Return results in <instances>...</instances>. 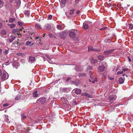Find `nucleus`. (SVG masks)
Wrapping results in <instances>:
<instances>
[{
    "label": "nucleus",
    "instance_id": "1",
    "mask_svg": "<svg viewBox=\"0 0 133 133\" xmlns=\"http://www.w3.org/2000/svg\"><path fill=\"white\" fill-rule=\"evenodd\" d=\"M68 32L67 31H63L60 33H57V35H59V36L62 39H64L66 37Z\"/></svg>",
    "mask_w": 133,
    "mask_h": 133
},
{
    "label": "nucleus",
    "instance_id": "50",
    "mask_svg": "<svg viewBox=\"0 0 133 133\" xmlns=\"http://www.w3.org/2000/svg\"><path fill=\"white\" fill-rule=\"evenodd\" d=\"M2 50L0 48V55L2 54Z\"/></svg>",
    "mask_w": 133,
    "mask_h": 133
},
{
    "label": "nucleus",
    "instance_id": "12",
    "mask_svg": "<svg viewBox=\"0 0 133 133\" xmlns=\"http://www.w3.org/2000/svg\"><path fill=\"white\" fill-rule=\"evenodd\" d=\"M90 61L91 63L94 64H95L98 62L96 58L94 57H92L90 59Z\"/></svg>",
    "mask_w": 133,
    "mask_h": 133
},
{
    "label": "nucleus",
    "instance_id": "17",
    "mask_svg": "<svg viewBox=\"0 0 133 133\" xmlns=\"http://www.w3.org/2000/svg\"><path fill=\"white\" fill-rule=\"evenodd\" d=\"M99 69L101 72H103L104 70L105 66L103 65H101L99 66Z\"/></svg>",
    "mask_w": 133,
    "mask_h": 133
},
{
    "label": "nucleus",
    "instance_id": "36",
    "mask_svg": "<svg viewBox=\"0 0 133 133\" xmlns=\"http://www.w3.org/2000/svg\"><path fill=\"white\" fill-rule=\"evenodd\" d=\"M17 23L19 25L21 26H24L23 24L21 23L20 22H18Z\"/></svg>",
    "mask_w": 133,
    "mask_h": 133
},
{
    "label": "nucleus",
    "instance_id": "62",
    "mask_svg": "<svg viewBox=\"0 0 133 133\" xmlns=\"http://www.w3.org/2000/svg\"><path fill=\"white\" fill-rule=\"evenodd\" d=\"M2 3V1L1 0H0V5H1Z\"/></svg>",
    "mask_w": 133,
    "mask_h": 133
},
{
    "label": "nucleus",
    "instance_id": "37",
    "mask_svg": "<svg viewBox=\"0 0 133 133\" xmlns=\"http://www.w3.org/2000/svg\"><path fill=\"white\" fill-rule=\"evenodd\" d=\"M75 11V9H74L71 10L70 12H69V14L70 15H71L74 12V11Z\"/></svg>",
    "mask_w": 133,
    "mask_h": 133
},
{
    "label": "nucleus",
    "instance_id": "64",
    "mask_svg": "<svg viewBox=\"0 0 133 133\" xmlns=\"http://www.w3.org/2000/svg\"><path fill=\"white\" fill-rule=\"evenodd\" d=\"M89 82H91V80L90 79H89Z\"/></svg>",
    "mask_w": 133,
    "mask_h": 133
},
{
    "label": "nucleus",
    "instance_id": "6",
    "mask_svg": "<svg viewBox=\"0 0 133 133\" xmlns=\"http://www.w3.org/2000/svg\"><path fill=\"white\" fill-rule=\"evenodd\" d=\"M114 50H115L114 49H113L105 51L103 52V54L105 55H109L111 54L112 52H113Z\"/></svg>",
    "mask_w": 133,
    "mask_h": 133
},
{
    "label": "nucleus",
    "instance_id": "28",
    "mask_svg": "<svg viewBox=\"0 0 133 133\" xmlns=\"http://www.w3.org/2000/svg\"><path fill=\"white\" fill-rule=\"evenodd\" d=\"M57 28L59 30H62L63 28L62 26L60 25H58L57 26Z\"/></svg>",
    "mask_w": 133,
    "mask_h": 133
},
{
    "label": "nucleus",
    "instance_id": "11",
    "mask_svg": "<svg viewBox=\"0 0 133 133\" xmlns=\"http://www.w3.org/2000/svg\"><path fill=\"white\" fill-rule=\"evenodd\" d=\"M100 50H97L96 49H94L91 46H89L88 47V51H100Z\"/></svg>",
    "mask_w": 133,
    "mask_h": 133
},
{
    "label": "nucleus",
    "instance_id": "10",
    "mask_svg": "<svg viewBox=\"0 0 133 133\" xmlns=\"http://www.w3.org/2000/svg\"><path fill=\"white\" fill-rule=\"evenodd\" d=\"M117 98V96L115 95H111L108 97V99L110 101L115 100Z\"/></svg>",
    "mask_w": 133,
    "mask_h": 133
},
{
    "label": "nucleus",
    "instance_id": "53",
    "mask_svg": "<svg viewBox=\"0 0 133 133\" xmlns=\"http://www.w3.org/2000/svg\"><path fill=\"white\" fill-rule=\"evenodd\" d=\"M39 38V37L38 36H37L35 38V40H37V39H38Z\"/></svg>",
    "mask_w": 133,
    "mask_h": 133
},
{
    "label": "nucleus",
    "instance_id": "38",
    "mask_svg": "<svg viewBox=\"0 0 133 133\" xmlns=\"http://www.w3.org/2000/svg\"><path fill=\"white\" fill-rule=\"evenodd\" d=\"M79 81H76L75 82V85L76 86H78V85L79 84Z\"/></svg>",
    "mask_w": 133,
    "mask_h": 133
},
{
    "label": "nucleus",
    "instance_id": "44",
    "mask_svg": "<svg viewBox=\"0 0 133 133\" xmlns=\"http://www.w3.org/2000/svg\"><path fill=\"white\" fill-rule=\"evenodd\" d=\"M52 16L51 15H48V19H51L52 18Z\"/></svg>",
    "mask_w": 133,
    "mask_h": 133
},
{
    "label": "nucleus",
    "instance_id": "41",
    "mask_svg": "<svg viewBox=\"0 0 133 133\" xmlns=\"http://www.w3.org/2000/svg\"><path fill=\"white\" fill-rule=\"evenodd\" d=\"M31 43V42H29V41H27L26 43V44L27 45H30Z\"/></svg>",
    "mask_w": 133,
    "mask_h": 133
},
{
    "label": "nucleus",
    "instance_id": "27",
    "mask_svg": "<svg viewBox=\"0 0 133 133\" xmlns=\"http://www.w3.org/2000/svg\"><path fill=\"white\" fill-rule=\"evenodd\" d=\"M29 59V60L31 62L34 61L35 59V58L32 56H30Z\"/></svg>",
    "mask_w": 133,
    "mask_h": 133
},
{
    "label": "nucleus",
    "instance_id": "61",
    "mask_svg": "<svg viewBox=\"0 0 133 133\" xmlns=\"http://www.w3.org/2000/svg\"><path fill=\"white\" fill-rule=\"evenodd\" d=\"M22 49H25V47H22Z\"/></svg>",
    "mask_w": 133,
    "mask_h": 133
},
{
    "label": "nucleus",
    "instance_id": "47",
    "mask_svg": "<svg viewBox=\"0 0 133 133\" xmlns=\"http://www.w3.org/2000/svg\"><path fill=\"white\" fill-rule=\"evenodd\" d=\"M71 78L70 77H68L66 79V81L68 82L71 79Z\"/></svg>",
    "mask_w": 133,
    "mask_h": 133
},
{
    "label": "nucleus",
    "instance_id": "14",
    "mask_svg": "<svg viewBox=\"0 0 133 133\" xmlns=\"http://www.w3.org/2000/svg\"><path fill=\"white\" fill-rule=\"evenodd\" d=\"M35 27L36 28L38 29H42L41 25L38 23H36L35 24Z\"/></svg>",
    "mask_w": 133,
    "mask_h": 133
},
{
    "label": "nucleus",
    "instance_id": "18",
    "mask_svg": "<svg viewBox=\"0 0 133 133\" xmlns=\"http://www.w3.org/2000/svg\"><path fill=\"white\" fill-rule=\"evenodd\" d=\"M98 59L100 61H102L104 58V57L103 55H99L98 56Z\"/></svg>",
    "mask_w": 133,
    "mask_h": 133
},
{
    "label": "nucleus",
    "instance_id": "13",
    "mask_svg": "<svg viewBox=\"0 0 133 133\" xmlns=\"http://www.w3.org/2000/svg\"><path fill=\"white\" fill-rule=\"evenodd\" d=\"M97 29L99 30H102L103 29L104 26L103 24H99L98 26L97 27Z\"/></svg>",
    "mask_w": 133,
    "mask_h": 133
},
{
    "label": "nucleus",
    "instance_id": "54",
    "mask_svg": "<svg viewBox=\"0 0 133 133\" xmlns=\"http://www.w3.org/2000/svg\"><path fill=\"white\" fill-rule=\"evenodd\" d=\"M21 53H18L17 54V55L18 56H20V55H21Z\"/></svg>",
    "mask_w": 133,
    "mask_h": 133
},
{
    "label": "nucleus",
    "instance_id": "46",
    "mask_svg": "<svg viewBox=\"0 0 133 133\" xmlns=\"http://www.w3.org/2000/svg\"><path fill=\"white\" fill-rule=\"evenodd\" d=\"M9 105V104L8 103H6L5 104H4L3 105V106L4 107H6L8 106Z\"/></svg>",
    "mask_w": 133,
    "mask_h": 133
},
{
    "label": "nucleus",
    "instance_id": "57",
    "mask_svg": "<svg viewBox=\"0 0 133 133\" xmlns=\"http://www.w3.org/2000/svg\"><path fill=\"white\" fill-rule=\"evenodd\" d=\"M128 59H129V61L130 62L131 61V59H130V58H129V57H128Z\"/></svg>",
    "mask_w": 133,
    "mask_h": 133
},
{
    "label": "nucleus",
    "instance_id": "5",
    "mask_svg": "<svg viewBox=\"0 0 133 133\" xmlns=\"http://www.w3.org/2000/svg\"><path fill=\"white\" fill-rule=\"evenodd\" d=\"M8 77L9 75L7 73H3L1 77V79L2 80L4 81L8 79Z\"/></svg>",
    "mask_w": 133,
    "mask_h": 133
},
{
    "label": "nucleus",
    "instance_id": "29",
    "mask_svg": "<svg viewBox=\"0 0 133 133\" xmlns=\"http://www.w3.org/2000/svg\"><path fill=\"white\" fill-rule=\"evenodd\" d=\"M24 14L25 15H26L28 16H29L30 15V12L28 10L24 12Z\"/></svg>",
    "mask_w": 133,
    "mask_h": 133
},
{
    "label": "nucleus",
    "instance_id": "19",
    "mask_svg": "<svg viewBox=\"0 0 133 133\" xmlns=\"http://www.w3.org/2000/svg\"><path fill=\"white\" fill-rule=\"evenodd\" d=\"M75 92L76 94H79L81 93V91L80 89H76L75 90Z\"/></svg>",
    "mask_w": 133,
    "mask_h": 133
},
{
    "label": "nucleus",
    "instance_id": "35",
    "mask_svg": "<svg viewBox=\"0 0 133 133\" xmlns=\"http://www.w3.org/2000/svg\"><path fill=\"white\" fill-rule=\"evenodd\" d=\"M81 68V67H78V66H77L76 68V70H77V71H81V70H80V68Z\"/></svg>",
    "mask_w": 133,
    "mask_h": 133
},
{
    "label": "nucleus",
    "instance_id": "20",
    "mask_svg": "<svg viewBox=\"0 0 133 133\" xmlns=\"http://www.w3.org/2000/svg\"><path fill=\"white\" fill-rule=\"evenodd\" d=\"M120 84L123 83L124 81V79L122 77H120L118 80Z\"/></svg>",
    "mask_w": 133,
    "mask_h": 133
},
{
    "label": "nucleus",
    "instance_id": "40",
    "mask_svg": "<svg viewBox=\"0 0 133 133\" xmlns=\"http://www.w3.org/2000/svg\"><path fill=\"white\" fill-rule=\"evenodd\" d=\"M9 53V51L8 50L5 49V51L3 53L5 55H6L8 54Z\"/></svg>",
    "mask_w": 133,
    "mask_h": 133
},
{
    "label": "nucleus",
    "instance_id": "51",
    "mask_svg": "<svg viewBox=\"0 0 133 133\" xmlns=\"http://www.w3.org/2000/svg\"><path fill=\"white\" fill-rule=\"evenodd\" d=\"M79 2V1L78 0H75V3H76L77 4Z\"/></svg>",
    "mask_w": 133,
    "mask_h": 133
},
{
    "label": "nucleus",
    "instance_id": "52",
    "mask_svg": "<svg viewBox=\"0 0 133 133\" xmlns=\"http://www.w3.org/2000/svg\"><path fill=\"white\" fill-rule=\"evenodd\" d=\"M9 63V61H8L7 62H5V63L6 64H5L6 65H8L9 64H8Z\"/></svg>",
    "mask_w": 133,
    "mask_h": 133
},
{
    "label": "nucleus",
    "instance_id": "34",
    "mask_svg": "<svg viewBox=\"0 0 133 133\" xmlns=\"http://www.w3.org/2000/svg\"><path fill=\"white\" fill-rule=\"evenodd\" d=\"M129 29L131 30L133 29V25L131 24H129Z\"/></svg>",
    "mask_w": 133,
    "mask_h": 133
},
{
    "label": "nucleus",
    "instance_id": "49",
    "mask_svg": "<svg viewBox=\"0 0 133 133\" xmlns=\"http://www.w3.org/2000/svg\"><path fill=\"white\" fill-rule=\"evenodd\" d=\"M109 79L111 80H113L114 79V77H109Z\"/></svg>",
    "mask_w": 133,
    "mask_h": 133
},
{
    "label": "nucleus",
    "instance_id": "16",
    "mask_svg": "<svg viewBox=\"0 0 133 133\" xmlns=\"http://www.w3.org/2000/svg\"><path fill=\"white\" fill-rule=\"evenodd\" d=\"M82 95L83 96H86L90 98H92V96L90 94H87L86 92H84L83 93H82Z\"/></svg>",
    "mask_w": 133,
    "mask_h": 133
},
{
    "label": "nucleus",
    "instance_id": "33",
    "mask_svg": "<svg viewBox=\"0 0 133 133\" xmlns=\"http://www.w3.org/2000/svg\"><path fill=\"white\" fill-rule=\"evenodd\" d=\"M128 70V69L125 68L124 67H122V71H123V72H125Z\"/></svg>",
    "mask_w": 133,
    "mask_h": 133
},
{
    "label": "nucleus",
    "instance_id": "43",
    "mask_svg": "<svg viewBox=\"0 0 133 133\" xmlns=\"http://www.w3.org/2000/svg\"><path fill=\"white\" fill-rule=\"evenodd\" d=\"M123 71H118L117 72V75L121 74H123Z\"/></svg>",
    "mask_w": 133,
    "mask_h": 133
},
{
    "label": "nucleus",
    "instance_id": "23",
    "mask_svg": "<svg viewBox=\"0 0 133 133\" xmlns=\"http://www.w3.org/2000/svg\"><path fill=\"white\" fill-rule=\"evenodd\" d=\"M16 2L17 5L18 6H19L20 5L21 3L20 0H16Z\"/></svg>",
    "mask_w": 133,
    "mask_h": 133
},
{
    "label": "nucleus",
    "instance_id": "63",
    "mask_svg": "<svg viewBox=\"0 0 133 133\" xmlns=\"http://www.w3.org/2000/svg\"><path fill=\"white\" fill-rule=\"evenodd\" d=\"M19 29V30H20V31H22V29H23V28H21V29Z\"/></svg>",
    "mask_w": 133,
    "mask_h": 133
},
{
    "label": "nucleus",
    "instance_id": "39",
    "mask_svg": "<svg viewBox=\"0 0 133 133\" xmlns=\"http://www.w3.org/2000/svg\"><path fill=\"white\" fill-rule=\"evenodd\" d=\"M1 33L4 35H5L6 34V31L4 30H2L1 31Z\"/></svg>",
    "mask_w": 133,
    "mask_h": 133
},
{
    "label": "nucleus",
    "instance_id": "21",
    "mask_svg": "<svg viewBox=\"0 0 133 133\" xmlns=\"http://www.w3.org/2000/svg\"><path fill=\"white\" fill-rule=\"evenodd\" d=\"M38 95V94H37V91H36L35 92H33V97H36Z\"/></svg>",
    "mask_w": 133,
    "mask_h": 133
},
{
    "label": "nucleus",
    "instance_id": "31",
    "mask_svg": "<svg viewBox=\"0 0 133 133\" xmlns=\"http://www.w3.org/2000/svg\"><path fill=\"white\" fill-rule=\"evenodd\" d=\"M89 73L90 74V77L91 78H94V75L92 73V72L91 71H90Z\"/></svg>",
    "mask_w": 133,
    "mask_h": 133
},
{
    "label": "nucleus",
    "instance_id": "15",
    "mask_svg": "<svg viewBox=\"0 0 133 133\" xmlns=\"http://www.w3.org/2000/svg\"><path fill=\"white\" fill-rule=\"evenodd\" d=\"M20 30L18 29H13L12 31V32L13 34H15L16 33L18 35H19L20 34V33H18L20 31Z\"/></svg>",
    "mask_w": 133,
    "mask_h": 133
},
{
    "label": "nucleus",
    "instance_id": "48",
    "mask_svg": "<svg viewBox=\"0 0 133 133\" xmlns=\"http://www.w3.org/2000/svg\"><path fill=\"white\" fill-rule=\"evenodd\" d=\"M79 75L80 76H85V74L84 73L81 74H80Z\"/></svg>",
    "mask_w": 133,
    "mask_h": 133
},
{
    "label": "nucleus",
    "instance_id": "42",
    "mask_svg": "<svg viewBox=\"0 0 133 133\" xmlns=\"http://www.w3.org/2000/svg\"><path fill=\"white\" fill-rule=\"evenodd\" d=\"M93 68V67L91 66H88L87 67V69L88 70L92 69Z\"/></svg>",
    "mask_w": 133,
    "mask_h": 133
},
{
    "label": "nucleus",
    "instance_id": "24",
    "mask_svg": "<svg viewBox=\"0 0 133 133\" xmlns=\"http://www.w3.org/2000/svg\"><path fill=\"white\" fill-rule=\"evenodd\" d=\"M21 97V96L20 95H18L15 98V99L16 100H18L20 99Z\"/></svg>",
    "mask_w": 133,
    "mask_h": 133
},
{
    "label": "nucleus",
    "instance_id": "32",
    "mask_svg": "<svg viewBox=\"0 0 133 133\" xmlns=\"http://www.w3.org/2000/svg\"><path fill=\"white\" fill-rule=\"evenodd\" d=\"M49 35L51 37H53L55 38H56V37L54 35L52 34H49Z\"/></svg>",
    "mask_w": 133,
    "mask_h": 133
},
{
    "label": "nucleus",
    "instance_id": "22",
    "mask_svg": "<svg viewBox=\"0 0 133 133\" xmlns=\"http://www.w3.org/2000/svg\"><path fill=\"white\" fill-rule=\"evenodd\" d=\"M66 2V0H61L60 2L61 5H64Z\"/></svg>",
    "mask_w": 133,
    "mask_h": 133
},
{
    "label": "nucleus",
    "instance_id": "59",
    "mask_svg": "<svg viewBox=\"0 0 133 133\" xmlns=\"http://www.w3.org/2000/svg\"><path fill=\"white\" fill-rule=\"evenodd\" d=\"M2 75L1 71L0 70V76H1Z\"/></svg>",
    "mask_w": 133,
    "mask_h": 133
},
{
    "label": "nucleus",
    "instance_id": "4",
    "mask_svg": "<svg viewBox=\"0 0 133 133\" xmlns=\"http://www.w3.org/2000/svg\"><path fill=\"white\" fill-rule=\"evenodd\" d=\"M90 24V22H84L83 24V28L85 30H86L89 27V25Z\"/></svg>",
    "mask_w": 133,
    "mask_h": 133
},
{
    "label": "nucleus",
    "instance_id": "9",
    "mask_svg": "<svg viewBox=\"0 0 133 133\" xmlns=\"http://www.w3.org/2000/svg\"><path fill=\"white\" fill-rule=\"evenodd\" d=\"M16 38V36H13L12 35L10 36V37L8 39V40L10 42H11Z\"/></svg>",
    "mask_w": 133,
    "mask_h": 133
},
{
    "label": "nucleus",
    "instance_id": "56",
    "mask_svg": "<svg viewBox=\"0 0 133 133\" xmlns=\"http://www.w3.org/2000/svg\"><path fill=\"white\" fill-rule=\"evenodd\" d=\"M74 103L75 104H76V101H74Z\"/></svg>",
    "mask_w": 133,
    "mask_h": 133
},
{
    "label": "nucleus",
    "instance_id": "55",
    "mask_svg": "<svg viewBox=\"0 0 133 133\" xmlns=\"http://www.w3.org/2000/svg\"><path fill=\"white\" fill-rule=\"evenodd\" d=\"M2 26V24L0 22V28H1Z\"/></svg>",
    "mask_w": 133,
    "mask_h": 133
},
{
    "label": "nucleus",
    "instance_id": "25",
    "mask_svg": "<svg viewBox=\"0 0 133 133\" xmlns=\"http://www.w3.org/2000/svg\"><path fill=\"white\" fill-rule=\"evenodd\" d=\"M26 114L25 113H24L21 116V118L22 119H24L26 118Z\"/></svg>",
    "mask_w": 133,
    "mask_h": 133
},
{
    "label": "nucleus",
    "instance_id": "3",
    "mask_svg": "<svg viewBox=\"0 0 133 133\" xmlns=\"http://www.w3.org/2000/svg\"><path fill=\"white\" fill-rule=\"evenodd\" d=\"M61 100L63 103V105L64 106H67L68 104V102L67 99L65 97H63L61 98Z\"/></svg>",
    "mask_w": 133,
    "mask_h": 133
},
{
    "label": "nucleus",
    "instance_id": "2",
    "mask_svg": "<svg viewBox=\"0 0 133 133\" xmlns=\"http://www.w3.org/2000/svg\"><path fill=\"white\" fill-rule=\"evenodd\" d=\"M78 32L76 30H74V31L70 32L69 33V37L71 38H74L76 34L78 33Z\"/></svg>",
    "mask_w": 133,
    "mask_h": 133
},
{
    "label": "nucleus",
    "instance_id": "30",
    "mask_svg": "<svg viewBox=\"0 0 133 133\" xmlns=\"http://www.w3.org/2000/svg\"><path fill=\"white\" fill-rule=\"evenodd\" d=\"M15 20V19L14 18H10L9 19V22L10 23H13Z\"/></svg>",
    "mask_w": 133,
    "mask_h": 133
},
{
    "label": "nucleus",
    "instance_id": "60",
    "mask_svg": "<svg viewBox=\"0 0 133 133\" xmlns=\"http://www.w3.org/2000/svg\"><path fill=\"white\" fill-rule=\"evenodd\" d=\"M46 56L48 58H49V56H48V55H46Z\"/></svg>",
    "mask_w": 133,
    "mask_h": 133
},
{
    "label": "nucleus",
    "instance_id": "8",
    "mask_svg": "<svg viewBox=\"0 0 133 133\" xmlns=\"http://www.w3.org/2000/svg\"><path fill=\"white\" fill-rule=\"evenodd\" d=\"M51 25L48 24H45L43 26V28L44 29L49 30L51 29Z\"/></svg>",
    "mask_w": 133,
    "mask_h": 133
},
{
    "label": "nucleus",
    "instance_id": "58",
    "mask_svg": "<svg viewBox=\"0 0 133 133\" xmlns=\"http://www.w3.org/2000/svg\"><path fill=\"white\" fill-rule=\"evenodd\" d=\"M76 13L77 14H79V11L77 10V11L76 12Z\"/></svg>",
    "mask_w": 133,
    "mask_h": 133
},
{
    "label": "nucleus",
    "instance_id": "45",
    "mask_svg": "<svg viewBox=\"0 0 133 133\" xmlns=\"http://www.w3.org/2000/svg\"><path fill=\"white\" fill-rule=\"evenodd\" d=\"M97 81V78H95V79L93 81H91V82L92 83H95V82H96Z\"/></svg>",
    "mask_w": 133,
    "mask_h": 133
},
{
    "label": "nucleus",
    "instance_id": "7",
    "mask_svg": "<svg viewBox=\"0 0 133 133\" xmlns=\"http://www.w3.org/2000/svg\"><path fill=\"white\" fill-rule=\"evenodd\" d=\"M46 101V99L45 98H41L38 99L37 101V102H40L41 104H44Z\"/></svg>",
    "mask_w": 133,
    "mask_h": 133
},
{
    "label": "nucleus",
    "instance_id": "26",
    "mask_svg": "<svg viewBox=\"0 0 133 133\" xmlns=\"http://www.w3.org/2000/svg\"><path fill=\"white\" fill-rule=\"evenodd\" d=\"M8 26H9L11 28H14L15 25L13 23L11 24H8Z\"/></svg>",
    "mask_w": 133,
    "mask_h": 133
}]
</instances>
